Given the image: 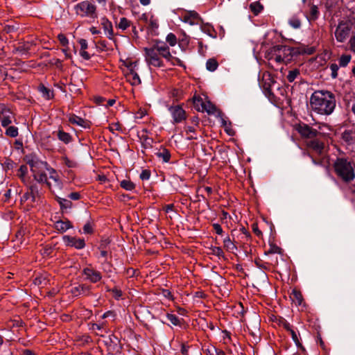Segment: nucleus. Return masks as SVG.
Segmentation results:
<instances>
[{
  "label": "nucleus",
  "mask_w": 355,
  "mask_h": 355,
  "mask_svg": "<svg viewBox=\"0 0 355 355\" xmlns=\"http://www.w3.org/2000/svg\"><path fill=\"white\" fill-rule=\"evenodd\" d=\"M194 106L199 112H206L209 114H214L216 111V106L210 101L203 102L200 97L193 98Z\"/></svg>",
  "instance_id": "nucleus-8"
},
{
  "label": "nucleus",
  "mask_w": 355,
  "mask_h": 355,
  "mask_svg": "<svg viewBox=\"0 0 355 355\" xmlns=\"http://www.w3.org/2000/svg\"><path fill=\"white\" fill-rule=\"evenodd\" d=\"M286 50H288L286 46H275L272 47L270 50L271 55H269L268 60H275L277 63H281L284 62V58L280 54L281 51H285Z\"/></svg>",
  "instance_id": "nucleus-14"
},
{
  "label": "nucleus",
  "mask_w": 355,
  "mask_h": 355,
  "mask_svg": "<svg viewBox=\"0 0 355 355\" xmlns=\"http://www.w3.org/2000/svg\"><path fill=\"white\" fill-rule=\"evenodd\" d=\"M350 49L355 53V35L349 40Z\"/></svg>",
  "instance_id": "nucleus-57"
},
{
  "label": "nucleus",
  "mask_w": 355,
  "mask_h": 355,
  "mask_svg": "<svg viewBox=\"0 0 355 355\" xmlns=\"http://www.w3.org/2000/svg\"><path fill=\"white\" fill-rule=\"evenodd\" d=\"M300 74V69H293L288 71L286 78L288 82L293 83Z\"/></svg>",
  "instance_id": "nucleus-33"
},
{
  "label": "nucleus",
  "mask_w": 355,
  "mask_h": 355,
  "mask_svg": "<svg viewBox=\"0 0 355 355\" xmlns=\"http://www.w3.org/2000/svg\"><path fill=\"white\" fill-rule=\"evenodd\" d=\"M156 156L161 159L164 162H168L171 159V153L169 150L165 148H161L159 150L155 153Z\"/></svg>",
  "instance_id": "nucleus-25"
},
{
  "label": "nucleus",
  "mask_w": 355,
  "mask_h": 355,
  "mask_svg": "<svg viewBox=\"0 0 355 355\" xmlns=\"http://www.w3.org/2000/svg\"><path fill=\"white\" fill-rule=\"evenodd\" d=\"M58 202L61 207V209H70L72 206V203L70 200L59 198Z\"/></svg>",
  "instance_id": "nucleus-39"
},
{
  "label": "nucleus",
  "mask_w": 355,
  "mask_h": 355,
  "mask_svg": "<svg viewBox=\"0 0 355 355\" xmlns=\"http://www.w3.org/2000/svg\"><path fill=\"white\" fill-rule=\"evenodd\" d=\"M320 137H318L306 141L307 147L318 155H322L324 149V144Z\"/></svg>",
  "instance_id": "nucleus-11"
},
{
  "label": "nucleus",
  "mask_w": 355,
  "mask_h": 355,
  "mask_svg": "<svg viewBox=\"0 0 355 355\" xmlns=\"http://www.w3.org/2000/svg\"><path fill=\"white\" fill-rule=\"evenodd\" d=\"M28 164L31 167V171L32 173H37L40 171L47 170L50 168H49V165L46 162H43L41 160H39L37 158L33 157L31 159L28 161Z\"/></svg>",
  "instance_id": "nucleus-12"
},
{
  "label": "nucleus",
  "mask_w": 355,
  "mask_h": 355,
  "mask_svg": "<svg viewBox=\"0 0 355 355\" xmlns=\"http://www.w3.org/2000/svg\"><path fill=\"white\" fill-rule=\"evenodd\" d=\"M166 42L171 46H174L177 43V37L176 36L171 33L166 36Z\"/></svg>",
  "instance_id": "nucleus-43"
},
{
  "label": "nucleus",
  "mask_w": 355,
  "mask_h": 355,
  "mask_svg": "<svg viewBox=\"0 0 355 355\" xmlns=\"http://www.w3.org/2000/svg\"><path fill=\"white\" fill-rule=\"evenodd\" d=\"M120 185L123 189L127 191H132L135 187V184L129 180H122L120 183Z\"/></svg>",
  "instance_id": "nucleus-35"
},
{
  "label": "nucleus",
  "mask_w": 355,
  "mask_h": 355,
  "mask_svg": "<svg viewBox=\"0 0 355 355\" xmlns=\"http://www.w3.org/2000/svg\"><path fill=\"white\" fill-rule=\"evenodd\" d=\"M182 94V92L178 89H173L171 92V95L175 98V101H178L181 98Z\"/></svg>",
  "instance_id": "nucleus-48"
},
{
  "label": "nucleus",
  "mask_w": 355,
  "mask_h": 355,
  "mask_svg": "<svg viewBox=\"0 0 355 355\" xmlns=\"http://www.w3.org/2000/svg\"><path fill=\"white\" fill-rule=\"evenodd\" d=\"M74 10L77 15L81 17L96 18V6L92 0H85L74 6Z\"/></svg>",
  "instance_id": "nucleus-3"
},
{
  "label": "nucleus",
  "mask_w": 355,
  "mask_h": 355,
  "mask_svg": "<svg viewBox=\"0 0 355 355\" xmlns=\"http://www.w3.org/2000/svg\"><path fill=\"white\" fill-rule=\"evenodd\" d=\"M28 167L26 165H21L17 172V175L24 184L28 185L30 183V178L27 175Z\"/></svg>",
  "instance_id": "nucleus-21"
},
{
  "label": "nucleus",
  "mask_w": 355,
  "mask_h": 355,
  "mask_svg": "<svg viewBox=\"0 0 355 355\" xmlns=\"http://www.w3.org/2000/svg\"><path fill=\"white\" fill-rule=\"evenodd\" d=\"M295 130L302 138L307 139L309 140L322 136V134L320 132L303 123L297 124L295 125Z\"/></svg>",
  "instance_id": "nucleus-4"
},
{
  "label": "nucleus",
  "mask_w": 355,
  "mask_h": 355,
  "mask_svg": "<svg viewBox=\"0 0 355 355\" xmlns=\"http://www.w3.org/2000/svg\"><path fill=\"white\" fill-rule=\"evenodd\" d=\"M55 228L60 232H64L67 230L72 228V225L71 222L68 220H58L55 223Z\"/></svg>",
  "instance_id": "nucleus-22"
},
{
  "label": "nucleus",
  "mask_w": 355,
  "mask_h": 355,
  "mask_svg": "<svg viewBox=\"0 0 355 355\" xmlns=\"http://www.w3.org/2000/svg\"><path fill=\"white\" fill-rule=\"evenodd\" d=\"M79 44L80 45V50H85L87 48V42L86 40L80 39L79 40Z\"/></svg>",
  "instance_id": "nucleus-60"
},
{
  "label": "nucleus",
  "mask_w": 355,
  "mask_h": 355,
  "mask_svg": "<svg viewBox=\"0 0 355 355\" xmlns=\"http://www.w3.org/2000/svg\"><path fill=\"white\" fill-rule=\"evenodd\" d=\"M26 229L21 227L19 230L15 234V239L14 240L16 242V244L18 247L21 245L25 242V235L26 234Z\"/></svg>",
  "instance_id": "nucleus-24"
},
{
  "label": "nucleus",
  "mask_w": 355,
  "mask_h": 355,
  "mask_svg": "<svg viewBox=\"0 0 355 355\" xmlns=\"http://www.w3.org/2000/svg\"><path fill=\"white\" fill-rule=\"evenodd\" d=\"M90 286L86 284H80L73 287L71 289V293L74 296H79L81 295H87L89 293Z\"/></svg>",
  "instance_id": "nucleus-18"
},
{
  "label": "nucleus",
  "mask_w": 355,
  "mask_h": 355,
  "mask_svg": "<svg viewBox=\"0 0 355 355\" xmlns=\"http://www.w3.org/2000/svg\"><path fill=\"white\" fill-rule=\"evenodd\" d=\"M269 253L280 254L281 248L277 246H272L269 250Z\"/></svg>",
  "instance_id": "nucleus-61"
},
{
  "label": "nucleus",
  "mask_w": 355,
  "mask_h": 355,
  "mask_svg": "<svg viewBox=\"0 0 355 355\" xmlns=\"http://www.w3.org/2000/svg\"><path fill=\"white\" fill-rule=\"evenodd\" d=\"M201 30L204 33H205L207 35H209V36L213 37H214V28H213L212 26H211L209 25H207V24L203 25V26H201Z\"/></svg>",
  "instance_id": "nucleus-42"
},
{
  "label": "nucleus",
  "mask_w": 355,
  "mask_h": 355,
  "mask_svg": "<svg viewBox=\"0 0 355 355\" xmlns=\"http://www.w3.org/2000/svg\"><path fill=\"white\" fill-rule=\"evenodd\" d=\"M150 177V173L148 170H144L140 174V178L142 180H147Z\"/></svg>",
  "instance_id": "nucleus-52"
},
{
  "label": "nucleus",
  "mask_w": 355,
  "mask_h": 355,
  "mask_svg": "<svg viewBox=\"0 0 355 355\" xmlns=\"http://www.w3.org/2000/svg\"><path fill=\"white\" fill-rule=\"evenodd\" d=\"M342 139L348 144H355V135L354 130H345L342 133Z\"/></svg>",
  "instance_id": "nucleus-23"
},
{
  "label": "nucleus",
  "mask_w": 355,
  "mask_h": 355,
  "mask_svg": "<svg viewBox=\"0 0 355 355\" xmlns=\"http://www.w3.org/2000/svg\"><path fill=\"white\" fill-rule=\"evenodd\" d=\"M57 137L60 141L66 144L70 143L72 139L71 136L69 133L64 132L62 130H59L58 131Z\"/></svg>",
  "instance_id": "nucleus-26"
},
{
  "label": "nucleus",
  "mask_w": 355,
  "mask_h": 355,
  "mask_svg": "<svg viewBox=\"0 0 355 355\" xmlns=\"http://www.w3.org/2000/svg\"><path fill=\"white\" fill-rule=\"evenodd\" d=\"M150 27L153 31H155L158 28L159 24L157 19H154L151 18L150 19Z\"/></svg>",
  "instance_id": "nucleus-54"
},
{
  "label": "nucleus",
  "mask_w": 355,
  "mask_h": 355,
  "mask_svg": "<svg viewBox=\"0 0 355 355\" xmlns=\"http://www.w3.org/2000/svg\"><path fill=\"white\" fill-rule=\"evenodd\" d=\"M252 230L256 235L259 236L261 235V232L259 230L257 224L252 225Z\"/></svg>",
  "instance_id": "nucleus-63"
},
{
  "label": "nucleus",
  "mask_w": 355,
  "mask_h": 355,
  "mask_svg": "<svg viewBox=\"0 0 355 355\" xmlns=\"http://www.w3.org/2000/svg\"><path fill=\"white\" fill-rule=\"evenodd\" d=\"M155 51L159 53V55L165 58L167 61L171 62L173 64H175L173 60L180 61L179 60L174 58L171 54L169 47L164 42L157 41L152 46Z\"/></svg>",
  "instance_id": "nucleus-7"
},
{
  "label": "nucleus",
  "mask_w": 355,
  "mask_h": 355,
  "mask_svg": "<svg viewBox=\"0 0 355 355\" xmlns=\"http://www.w3.org/2000/svg\"><path fill=\"white\" fill-rule=\"evenodd\" d=\"M211 253L218 257H223V251L220 247H212L210 248Z\"/></svg>",
  "instance_id": "nucleus-47"
},
{
  "label": "nucleus",
  "mask_w": 355,
  "mask_h": 355,
  "mask_svg": "<svg viewBox=\"0 0 355 355\" xmlns=\"http://www.w3.org/2000/svg\"><path fill=\"white\" fill-rule=\"evenodd\" d=\"M83 274L86 276L85 279L92 283H96L102 278V275L100 272L89 267L85 268L83 270Z\"/></svg>",
  "instance_id": "nucleus-13"
},
{
  "label": "nucleus",
  "mask_w": 355,
  "mask_h": 355,
  "mask_svg": "<svg viewBox=\"0 0 355 355\" xmlns=\"http://www.w3.org/2000/svg\"><path fill=\"white\" fill-rule=\"evenodd\" d=\"M200 17L196 11H188L183 16V21L190 25H196L199 24Z\"/></svg>",
  "instance_id": "nucleus-15"
},
{
  "label": "nucleus",
  "mask_w": 355,
  "mask_h": 355,
  "mask_svg": "<svg viewBox=\"0 0 355 355\" xmlns=\"http://www.w3.org/2000/svg\"><path fill=\"white\" fill-rule=\"evenodd\" d=\"M69 197L73 200H78L80 199V195L78 192H73L69 194Z\"/></svg>",
  "instance_id": "nucleus-58"
},
{
  "label": "nucleus",
  "mask_w": 355,
  "mask_h": 355,
  "mask_svg": "<svg viewBox=\"0 0 355 355\" xmlns=\"http://www.w3.org/2000/svg\"><path fill=\"white\" fill-rule=\"evenodd\" d=\"M93 232V227L90 223H87L83 226V233L85 234H92Z\"/></svg>",
  "instance_id": "nucleus-51"
},
{
  "label": "nucleus",
  "mask_w": 355,
  "mask_h": 355,
  "mask_svg": "<svg viewBox=\"0 0 355 355\" xmlns=\"http://www.w3.org/2000/svg\"><path fill=\"white\" fill-rule=\"evenodd\" d=\"M131 25V21L125 17H121L119 21L116 24V27L119 29L125 31Z\"/></svg>",
  "instance_id": "nucleus-29"
},
{
  "label": "nucleus",
  "mask_w": 355,
  "mask_h": 355,
  "mask_svg": "<svg viewBox=\"0 0 355 355\" xmlns=\"http://www.w3.org/2000/svg\"><path fill=\"white\" fill-rule=\"evenodd\" d=\"M28 191L31 196V201L35 202L36 198L40 196V191L37 185L32 184L29 187Z\"/></svg>",
  "instance_id": "nucleus-28"
},
{
  "label": "nucleus",
  "mask_w": 355,
  "mask_h": 355,
  "mask_svg": "<svg viewBox=\"0 0 355 355\" xmlns=\"http://www.w3.org/2000/svg\"><path fill=\"white\" fill-rule=\"evenodd\" d=\"M28 200H31V193L30 192L28 191L27 192H26L21 198V202H26Z\"/></svg>",
  "instance_id": "nucleus-59"
},
{
  "label": "nucleus",
  "mask_w": 355,
  "mask_h": 355,
  "mask_svg": "<svg viewBox=\"0 0 355 355\" xmlns=\"http://www.w3.org/2000/svg\"><path fill=\"white\" fill-rule=\"evenodd\" d=\"M263 79L266 80V83L263 85L264 89L269 90L271 83H273L269 73L263 74Z\"/></svg>",
  "instance_id": "nucleus-41"
},
{
  "label": "nucleus",
  "mask_w": 355,
  "mask_h": 355,
  "mask_svg": "<svg viewBox=\"0 0 355 355\" xmlns=\"http://www.w3.org/2000/svg\"><path fill=\"white\" fill-rule=\"evenodd\" d=\"M125 78L132 85H139L141 83V79L138 73L132 68L127 72Z\"/></svg>",
  "instance_id": "nucleus-19"
},
{
  "label": "nucleus",
  "mask_w": 355,
  "mask_h": 355,
  "mask_svg": "<svg viewBox=\"0 0 355 355\" xmlns=\"http://www.w3.org/2000/svg\"><path fill=\"white\" fill-rule=\"evenodd\" d=\"M311 110L321 115H330L336 107L334 94L327 90L315 91L310 98Z\"/></svg>",
  "instance_id": "nucleus-1"
},
{
  "label": "nucleus",
  "mask_w": 355,
  "mask_h": 355,
  "mask_svg": "<svg viewBox=\"0 0 355 355\" xmlns=\"http://www.w3.org/2000/svg\"><path fill=\"white\" fill-rule=\"evenodd\" d=\"M80 55L85 59L88 60L90 58L89 54L85 50H80Z\"/></svg>",
  "instance_id": "nucleus-62"
},
{
  "label": "nucleus",
  "mask_w": 355,
  "mask_h": 355,
  "mask_svg": "<svg viewBox=\"0 0 355 355\" xmlns=\"http://www.w3.org/2000/svg\"><path fill=\"white\" fill-rule=\"evenodd\" d=\"M105 325V323L104 322H103L101 324H95V323H94V324H92L91 329H93V330H95V329L101 330V329H103Z\"/></svg>",
  "instance_id": "nucleus-56"
},
{
  "label": "nucleus",
  "mask_w": 355,
  "mask_h": 355,
  "mask_svg": "<svg viewBox=\"0 0 355 355\" xmlns=\"http://www.w3.org/2000/svg\"><path fill=\"white\" fill-rule=\"evenodd\" d=\"M166 318H168V320H170V322L173 324H174L175 326L180 324V320H179V318L175 315L171 314V313H167L166 314Z\"/></svg>",
  "instance_id": "nucleus-45"
},
{
  "label": "nucleus",
  "mask_w": 355,
  "mask_h": 355,
  "mask_svg": "<svg viewBox=\"0 0 355 355\" xmlns=\"http://www.w3.org/2000/svg\"><path fill=\"white\" fill-rule=\"evenodd\" d=\"M62 240L67 246L73 247L77 250L83 249L85 246V242L83 239L64 235L62 237Z\"/></svg>",
  "instance_id": "nucleus-10"
},
{
  "label": "nucleus",
  "mask_w": 355,
  "mask_h": 355,
  "mask_svg": "<svg viewBox=\"0 0 355 355\" xmlns=\"http://www.w3.org/2000/svg\"><path fill=\"white\" fill-rule=\"evenodd\" d=\"M12 123V114L4 115L1 118V123L3 127H8Z\"/></svg>",
  "instance_id": "nucleus-40"
},
{
  "label": "nucleus",
  "mask_w": 355,
  "mask_h": 355,
  "mask_svg": "<svg viewBox=\"0 0 355 355\" xmlns=\"http://www.w3.org/2000/svg\"><path fill=\"white\" fill-rule=\"evenodd\" d=\"M339 67L340 66L336 63H333L329 66L331 70V76L333 78H336L338 76V70Z\"/></svg>",
  "instance_id": "nucleus-44"
},
{
  "label": "nucleus",
  "mask_w": 355,
  "mask_h": 355,
  "mask_svg": "<svg viewBox=\"0 0 355 355\" xmlns=\"http://www.w3.org/2000/svg\"><path fill=\"white\" fill-rule=\"evenodd\" d=\"M318 15V8L316 6L312 5L310 8V18L315 19Z\"/></svg>",
  "instance_id": "nucleus-46"
},
{
  "label": "nucleus",
  "mask_w": 355,
  "mask_h": 355,
  "mask_svg": "<svg viewBox=\"0 0 355 355\" xmlns=\"http://www.w3.org/2000/svg\"><path fill=\"white\" fill-rule=\"evenodd\" d=\"M64 164L68 166V167H70V168H72V167H74L75 166V163L71 160H69L68 158L65 157L64 159Z\"/></svg>",
  "instance_id": "nucleus-64"
},
{
  "label": "nucleus",
  "mask_w": 355,
  "mask_h": 355,
  "mask_svg": "<svg viewBox=\"0 0 355 355\" xmlns=\"http://www.w3.org/2000/svg\"><path fill=\"white\" fill-rule=\"evenodd\" d=\"M69 121L72 124H76L82 127H85L86 123L83 119L76 115L71 116L69 119Z\"/></svg>",
  "instance_id": "nucleus-30"
},
{
  "label": "nucleus",
  "mask_w": 355,
  "mask_h": 355,
  "mask_svg": "<svg viewBox=\"0 0 355 355\" xmlns=\"http://www.w3.org/2000/svg\"><path fill=\"white\" fill-rule=\"evenodd\" d=\"M145 60L149 65L155 67H162L164 66L161 60V55L153 47L145 48Z\"/></svg>",
  "instance_id": "nucleus-5"
},
{
  "label": "nucleus",
  "mask_w": 355,
  "mask_h": 355,
  "mask_svg": "<svg viewBox=\"0 0 355 355\" xmlns=\"http://www.w3.org/2000/svg\"><path fill=\"white\" fill-rule=\"evenodd\" d=\"M168 110L172 116L173 123H181L187 119L186 112L179 105H170Z\"/></svg>",
  "instance_id": "nucleus-9"
},
{
  "label": "nucleus",
  "mask_w": 355,
  "mask_h": 355,
  "mask_svg": "<svg viewBox=\"0 0 355 355\" xmlns=\"http://www.w3.org/2000/svg\"><path fill=\"white\" fill-rule=\"evenodd\" d=\"M351 26L347 22H340L335 30V37L338 42H344L349 36Z\"/></svg>",
  "instance_id": "nucleus-6"
},
{
  "label": "nucleus",
  "mask_w": 355,
  "mask_h": 355,
  "mask_svg": "<svg viewBox=\"0 0 355 355\" xmlns=\"http://www.w3.org/2000/svg\"><path fill=\"white\" fill-rule=\"evenodd\" d=\"M289 333L291 334L292 339L295 342L296 345H297V346L300 345V340L298 339L296 332L293 329V330H291V331Z\"/></svg>",
  "instance_id": "nucleus-53"
},
{
  "label": "nucleus",
  "mask_w": 355,
  "mask_h": 355,
  "mask_svg": "<svg viewBox=\"0 0 355 355\" xmlns=\"http://www.w3.org/2000/svg\"><path fill=\"white\" fill-rule=\"evenodd\" d=\"M218 63L214 58H210L206 62V68L210 71H214L218 68Z\"/></svg>",
  "instance_id": "nucleus-32"
},
{
  "label": "nucleus",
  "mask_w": 355,
  "mask_h": 355,
  "mask_svg": "<svg viewBox=\"0 0 355 355\" xmlns=\"http://www.w3.org/2000/svg\"><path fill=\"white\" fill-rule=\"evenodd\" d=\"M291 298L292 301L297 305H301L302 303L303 297L300 291L293 290L292 291Z\"/></svg>",
  "instance_id": "nucleus-27"
},
{
  "label": "nucleus",
  "mask_w": 355,
  "mask_h": 355,
  "mask_svg": "<svg viewBox=\"0 0 355 355\" xmlns=\"http://www.w3.org/2000/svg\"><path fill=\"white\" fill-rule=\"evenodd\" d=\"M288 24L294 28H299L301 26V21L296 16H293L291 17L288 20Z\"/></svg>",
  "instance_id": "nucleus-37"
},
{
  "label": "nucleus",
  "mask_w": 355,
  "mask_h": 355,
  "mask_svg": "<svg viewBox=\"0 0 355 355\" xmlns=\"http://www.w3.org/2000/svg\"><path fill=\"white\" fill-rule=\"evenodd\" d=\"M58 40L60 41V44L63 46H66L68 44V43H69L68 39L65 37L64 35L59 34L58 35Z\"/></svg>",
  "instance_id": "nucleus-50"
},
{
  "label": "nucleus",
  "mask_w": 355,
  "mask_h": 355,
  "mask_svg": "<svg viewBox=\"0 0 355 355\" xmlns=\"http://www.w3.org/2000/svg\"><path fill=\"white\" fill-rule=\"evenodd\" d=\"M33 175L37 182L46 184L50 189H52V182L47 180V176L44 170L33 173Z\"/></svg>",
  "instance_id": "nucleus-20"
},
{
  "label": "nucleus",
  "mask_w": 355,
  "mask_h": 355,
  "mask_svg": "<svg viewBox=\"0 0 355 355\" xmlns=\"http://www.w3.org/2000/svg\"><path fill=\"white\" fill-rule=\"evenodd\" d=\"M250 8L255 15H257L261 12L263 7L259 2L256 1L250 4Z\"/></svg>",
  "instance_id": "nucleus-34"
},
{
  "label": "nucleus",
  "mask_w": 355,
  "mask_h": 355,
  "mask_svg": "<svg viewBox=\"0 0 355 355\" xmlns=\"http://www.w3.org/2000/svg\"><path fill=\"white\" fill-rule=\"evenodd\" d=\"M101 26L103 28L105 34L110 39L112 40L114 37V32L112 22L107 18L103 17L101 19Z\"/></svg>",
  "instance_id": "nucleus-16"
},
{
  "label": "nucleus",
  "mask_w": 355,
  "mask_h": 355,
  "mask_svg": "<svg viewBox=\"0 0 355 355\" xmlns=\"http://www.w3.org/2000/svg\"><path fill=\"white\" fill-rule=\"evenodd\" d=\"M213 228L217 234L221 235L223 234V229L221 226L218 223H214L212 225Z\"/></svg>",
  "instance_id": "nucleus-55"
},
{
  "label": "nucleus",
  "mask_w": 355,
  "mask_h": 355,
  "mask_svg": "<svg viewBox=\"0 0 355 355\" xmlns=\"http://www.w3.org/2000/svg\"><path fill=\"white\" fill-rule=\"evenodd\" d=\"M223 244H224V247L227 250L233 251L234 250L236 249V245L234 243V242L231 240V239L229 236H227L223 240Z\"/></svg>",
  "instance_id": "nucleus-36"
},
{
  "label": "nucleus",
  "mask_w": 355,
  "mask_h": 355,
  "mask_svg": "<svg viewBox=\"0 0 355 355\" xmlns=\"http://www.w3.org/2000/svg\"><path fill=\"white\" fill-rule=\"evenodd\" d=\"M40 90L42 93L43 96L45 98H46L48 99L51 98V91L48 88L45 87L44 86H42L40 87Z\"/></svg>",
  "instance_id": "nucleus-49"
},
{
  "label": "nucleus",
  "mask_w": 355,
  "mask_h": 355,
  "mask_svg": "<svg viewBox=\"0 0 355 355\" xmlns=\"http://www.w3.org/2000/svg\"><path fill=\"white\" fill-rule=\"evenodd\" d=\"M333 169L337 178L343 183H350L355 180V163L349 157H337Z\"/></svg>",
  "instance_id": "nucleus-2"
},
{
  "label": "nucleus",
  "mask_w": 355,
  "mask_h": 355,
  "mask_svg": "<svg viewBox=\"0 0 355 355\" xmlns=\"http://www.w3.org/2000/svg\"><path fill=\"white\" fill-rule=\"evenodd\" d=\"M49 172V178L53 181V184L52 183V189H58L61 190L62 188V183L60 179V177L55 170L52 168H50L48 171Z\"/></svg>",
  "instance_id": "nucleus-17"
},
{
  "label": "nucleus",
  "mask_w": 355,
  "mask_h": 355,
  "mask_svg": "<svg viewBox=\"0 0 355 355\" xmlns=\"http://www.w3.org/2000/svg\"><path fill=\"white\" fill-rule=\"evenodd\" d=\"M6 135L10 137H16L18 135V128L15 126H8L6 130Z\"/></svg>",
  "instance_id": "nucleus-38"
},
{
  "label": "nucleus",
  "mask_w": 355,
  "mask_h": 355,
  "mask_svg": "<svg viewBox=\"0 0 355 355\" xmlns=\"http://www.w3.org/2000/svg\"><path fill=\"white\" fill-rule=\"evenodd\" d=\"M352 55L349 54H343L338 59L339 66L341 67H346L350 62Z\"/></svg>",
  "instance_id": "nucleus-31"
}]
</instances>
